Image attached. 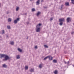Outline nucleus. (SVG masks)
Wrapping results in <instances>:
<instances>
[{"instance_id":"1","label":"nucleus","mask_w":74,"mask_h":74,"mask_svg":"<svg viewBox=\"0 0 74 74\" xmlns=\"http://www.w3.org/2000/svg\"><path fill=\"white\" fill-rule=\"evenodd\" d=\"M59 22H60V26H62L63 24V23L64 22V18H62L60 19H59Z\"/></svg>"},{"instance_id":"2","label":"nucleus","mask_w":74,"mask_h":74,"mask_svg":"<svg viewBox=\"0 0 74 74\" xmlns=\"http://www.w3.org/2000/svg\"><path fill=\"white\" fill-rule=\"evenodd\" d=\"M5 59H3V61L5 62V61H7L8 60L10 59V58L8 56L5 55V57H4Z\"/></svg>"},{"instance_id":"3","label":"nucleus","mask_w":74,"mask_h":74,"mask_svg":"<svg viewBox=\"0 0 74 74\" xmlns=\"http://www.w3.org/2000/svg\"><path fill=\"white\" fill-rule=\"evenodd\" d=\"M36 32L40 33V30H41L40 29V27H36Z\"/></svg>"},{"instance_id":"4","label":"nucleus","mask_w":74,"mask_h":74,"mask_svg":"<svg viewBox=\"0 0 74 74\" xmlns=\"http://www.w3.org/2000/svg\"><path fill=\"white\" fill-rule=\"evenodd\" d=\"M19 21V18H17L15 20H14V23L15 24H16Z\"/></svg>"},{"instance_id":"5","label":"nucleus","mask_w":74,"mask_h":74,"mask_svg":"<svg viewBox=\"0 0 74 74\" xmlns=\"http://www.w3.org/2000/svg\"><path fill=\"white\" fill-rule=\"evenodd\" d=\"M71 18L70 17L66 19L67 22H69L70 21H71Z\"/></svg>"},{"instance_id":"6","label":"nucleus","mask_w":74,"mask_h":74,"mask_svg":"<svg viewBox=\"0 0 74 74\" xmlns=\"http://www.w3.org/2000/svg\"><path fill=\"white\" fill-rule=\"evenodd\" d=\"M29 71L31 73H33V72H34V69L33 68H31L29 69Z\"/></svg>"},{"instance_id":"7","label":"nucleus","mask_w":74,"mask_h":74,"mask_svg":"<svg viewBox=\"0 0 74 74\" xmlns=\"http://www.w3.org/2000/svg\"><path fill=\"white\" fill-rule=\"evenodd\" d=\"M40 0H38V1H37L36 2V5H39V4H40Z\"/></svg>"},{"instance_id":"8","label":"nucleus","mask_w":74,"mask_h":74,"mask_svg":"<svg viewBox=\"0 0 74 74\" xmlns=\"http://www.w3.org/2000/svg\"><path fill=\"white\" fill-rule=\"evenodd\" d=\"M48 58H49V60H52V59H53V58L51 56H48Z\"/></svg>"},{"instance_id":"9","label":"nucleus","mask_w":74,"mask_h":74,"mask_svg":"<svg viewBox=\"0 0 74 74\" xmlns=\"http://www.w3.org/2000/svg\"><path fill=\"white\" fill-rule=\"evenodd\" d=\"M5 55V54H1L0 55V58H4Z\"/></svg>"},{"instance_id":"10","label":"nucleus","mask_w":74,"mask_h":74,"mask_svg":"<svg viewBox=\"0 0 74 74\" xmlns=\"http://www.w3.org/2000/svg\"><path fill=\"white\" fill-rule=\"evenodd\" d=\"M42 67H43V64H40L39 66V67L40 69H42Z\"/></svg>"},{"instance_id":"11","label":"nucleus","mask_w":74,"mask_h":74,"mask_svg":"<svg viewBox=\"0 0 74 74\" xmlns=\"http://www.w3.org/2000/svg\"><path fill=\"white\" fill-rule=\"evenodd\" d=\"M16 58L17 59H19L20 58V56L19 55H16Z\"/></svg>"},{"instance_id":"12","label":"nucleus","mask_w":74,"mask_h":74,"mask_svg":"<svg viewBox=\"0 0 74 74\" xmlns=\"http://www.w3.org/2000/svg\"><path fill=\"white\" fill-rule=\"evenodd\" d=\"M40 26H41V24L39 23L38 25H37L36 27H40Z\"/></svg>"},{"instance_id":"13","label":"nucleus","mask_w":74,"mask_h":74,"mask_svg":"<svg viewBox=\"0 0 74 74\" xmlns=\"http://www.w3.org/2000/svg\"><path fill=\"white\" fill-rule=\"evenodd\" d=\"M18 51H19V52H22V50L20 48H18Z\"/></svg>"},{"instance_id":"14","label":"nucleus","mask_w":74,"mask_h":74,"mask_svg":"<svg viewBox=\"0 0 74 74\" xmlns=\"http://www.w3.org/2000/svg\"><path fill=\"white\" fill-rule=\"evenodd\" d=\"M11 21H12V19L11 18H9L8 19V22H11Z\"/></svg>"},{"instance_id":"15","label":"nucleus","mask_w":74,"mask_h":74,"mask_svg":"<svg viewBox=\"0 0 74 74\" xmlns=\"http://www.w3.org/2000/svg\"><path fill=\"white\" fill-rule=\"evenodd\" d=\"M53 63H56L57 62V60H54L53 61Z\"/></svg>"},{"instance_id":"16","label":"nucleus","mask_w":74,"mask_h":74,"mask_svg":"<svg viewBox=\"0 0 74 74\" xmlns=\"http://www.w3.org/2000/svg\"><path fill=\"white\" fill-rule=\"evenodd\" d=\"M54 73L55 74H58V71L57 70H55L54 72Z\"/></svg>"},{"instance_id":"17","label":"nucleus","mask_w":74,"mask_h":74,"mask_svg":"<svg viewBox=\"0 0 74 74\" xmlns=\"http://www.w3.org/2000/svg\"><path fill=\"white\" fill-rule=\"evenodd\" d=\"M19 9V7H17V8H16V11H18Z\"/></svg>"},{"instance_id":"18","label":"nucleus","mask_w":74,"mask_h":74,"mask_svg":"<svg viewBox=\"0 0 74 74\" xmlns=\"http://www.w3.org/2000/svg\"><path fill=\"white\" fill-rule=\"evenodd\" d=\"M65 5L66 6H69V3L68 2H66L65 3Z\"/></svg>"},{"instance_id":"19","label":"nucleus","mask_w":74,"mask_h":74,"mask_svg":"<svg viewBox=\"0 0 74 74\" xmlns=\"http://www.w3.org/2000/svg\"><path fill=\"white\" fill-rule=\"evenodd\" d=\"M10 44L12 45H14V42L13 41H11L10 42Z\"/></svg>"},{"instance_id":"20","label":"nucleus","mask_w":74,"mask_h":74,"mask_svg":"<svg viewBox=\"0 0 74 74\" xmlns=\"http://www.w3.org/2000/svg\"><path fill=\"white\" fill-rule=\"evenodd\" d=\"M40 14H41V13L40 12H38L37 14V16H38V15H40Z\"/></svg>"},{"instance_id":"21","label":"nucleus","mask_w":74,"mask_h":74,"mask_svg":"<svg viewBox=\"0 0 74 74\" xmlns=\"http://www.w3.org/2000/svg\"><path fill=\"white\" fill-rule=\"evenodd\" d=\"M25 70H28V66H25Z\"/></svg>"},{"instance_id":"22","label":"nucleus","mask_w":74,"mask_h":74,"mask_svg":"<svg viewBox=\"0 0 74 74\" xmlns=\"http://www.w3.org/2000/svg\"><path fill=\"white\" fill-rule=\"evenodd\" d=\"M63 5H62L61 6L60 8V10H62V8H63Z\"/></svg>"},{"instance_id":"23","label":"nucleus","mask_w":74,"mask_h":74,"mask_svg":"<svg viewBox=\"0 0 74 74\" xmlns=\"http://www.w3.org/2000/svg\"><path fill=\"white\" fill-rule=\"evenodd\" d=\"M48 56L47 57H45L43 59L44 60H46V59H48Z\"/></svg>"},{"instance_id":"24","label":"nucleus","mask_w":74,"mask_h":74,"mask_svg":"<svg viewBox=\"0 0 74 74\" xmlns=\"http://www.w3.org/2000/svg\"><path fill=\"white\" fill-rule=\"evenodd\" d=\"M7 28L8 29H11V27H10V26H7Z\"/></svg>"},{"instance_id":"25","label":"nucleus","mask_w":74,"mask_h":74,"mask_svg":"<svg viewBox=\"0 0 74 74\" xmlns=\"http://www.w3.org/2000/svg\"><path fill=\"white\" fill-rule=\"evenodd\" d=\"M3 67H7V65L5 64H3Z\"/></svg>"},{"instance_id":"26","label":"nucleus","mask_w":74,"mask_h":74,"mask_svg":"<svg viewBox=\"0 0 74 74\" xmlns=\"http://www.w3.org/2000/svg\"><path fill=\"white\" fill-rule=\"evenodd\" d=\"M36 11L35 9L33 8L32 9V11Z\"/></svg>"},{"instance_id":"27","label":"nucleus","mask_w":74,"mask_h":74,"mask_svg":"<svg viewBox=\"0 0 74 74\" xmlns=\"http://www.w3.org/2000/svg\"><path fill=\"white\" fill-rule=\"evenodd\" d=\"M44 46L45 48H48V46H47L46 45H45Z\"/></svg>"},{"instance_id":"28","label":"nucleus","mask_w":74,"mask_h":74,"mask_svg":"<svg viewBox=\"0 0 74 74\" xmlns=\"http://www.w3.org/2000/svg\"><path fill=\"white\" fill-rule=\"evenodd\" d=\"M2 34H4V30H2Z\"/></svg>"},{"instance_id":"29","label":"nucleus","mask_w":74,"mask_h":74,"mask_svg":"<svg viewBox=\"0 0 74 74\" xmlns=\"http://www.w3.org/2000/svg\"><path fill=\"white\" fill-rule=\"evenodd\" d=\"M72 1V3L73 4H74V0H71Z\"/></svg>"},{"instance_id":"30","label":"nucleus","mask_w":74,"mask_h":74,"mask_svg":"<svg viewBox=\"0 0 74 74\" xmlns=\"http://www.w3.org/2000/svg\"><path fill=\"white\" fill-rule=\"evenodd\" d=\"M50 21H52L53 20V18H50Z\"/></svg>"},{"instance_id":"31","label":"nucleus","mask_w":74,"mask_h":74,"mask_svg":"<svg viewBox=\"0 0 74 74\" xmlns=\"http://www.w3.org/2000/svg\"><path fill=\"white\" fill-rule=\"evenodd\" d=\"M35 49H37V46H36L35 47Z\"/></svg>"},{"instance_id":"32","label":"nucleus","mask_w":74,"mask_h":74,"mask_svg":"<svg viewBox=\"0 0 74 74\" xmlns=\"http://www.w3.org/2000/svg\"><path fill=\"white\" fill-rule=\"evenodd\" d=\"M41 1L42 3V2H44V0H41Z\"/></svg>"},{"instance_id":"33","label":"nucleus","mask_w":74,"mask_h":74,"mask_svg":"<svg viewBox=\"0 0 74 74\" xmlns=\"http://www.w3.org/2000/svg\"><path fill=\"white\" fill-rule=\"evenodd\" d=\"M67 63L68 64H69V61H68Z\"/></svg>"},{"instance_id":"34","label":"nucleus","mask_w":74,"mask_h":74,"mask_svg":"<svg viewBox=\"0 0 74 74\" xmlns=\"http://www.w3.org/2000/svg\"><path fill=\"white\" fill-rule=\"evenodd\" d=\"M27 24H29V22H27Z\"/></svg>"},{"instance_id":"35","label":"nucleus","mask_w":74,"mask_h":74,"mask_svg":"<svg viewBox=\"0 0 74 74\" xmlns=\"http://www.w3.org/2000/svg\"><path fill=\"white\" fill-rule=\"evenodd\" d=\"M64 63H65V64H67V62H64Z\"/></svg>"},{"instance_id":"36","label":"nucleus","mask_w":74,"mask_h":74,"mask_svg":"<svg viewBox=\"0 0 74 74\" xmlns=\"http://www.w3.org/2000/svg\"><path fill=\"white\" fill-rule=\"evenodd\" d=\"M30 1H33V0H30Z\"/></svg>"},{"instance_id":"37","label":"nucleus","mask_w":74,"mask_h":74,"mask_svg":"<svg viewBox=\"0 0 74 74\" xmlns=\"http://www.w3.org/2000/svg\"><path fill=\"white\" fill-rule=\"evenodd\" d=\"M28 38H29L28 37H27V39H28Z\"/></svg>"},{"instance_id":"38","label":"nucleus","mask_w":74,"mask_h":74,"mask_svg":"<svg viewBox=\"0 0 74 74\" xmlns=\"http://www.w3.org/2000/svg\"><path fill=\"white\" fill-rule=\"evenodd\" d=\"M8 37V36H7V37Z\"/></svg>"},{"instance_id":"39","label":"nucleus","mask_w":74,"mask_h":74,"mask_svg":"<svg viewBox=\"0 0 74 74\" xmlns=\"http://www.w3.org/2000/svg\"><path fill=\"white\" fill-rule=\"evenodd\" d=\"M9 13V12H8L7 14H8Z\"/></svg>"},{"instance_id":"40","label":"nucleus","mask_w":74,"mask_h":74,"mask_svg":"<svg viewBox=\"0 0 74 74\" xmlns=\"http://www.w3.org/2000/svg\"><path fill=\"white\" fill-rule=\"evenodd\" d=\"M25 15H26V14H25Z\"/></svg>"}]
</instances>
